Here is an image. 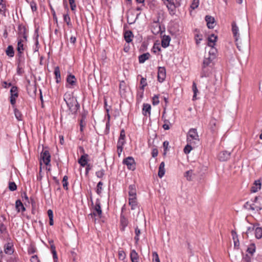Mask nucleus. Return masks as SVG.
<instances>
[{
  "label": "nucleus",
  "mask_w": 262,
  "mask_h": 262,
  "mask_svg": "<svg viewBox=\"0 0 262 262\" xmlns=\"http://www.w3.org/2000/svg\"><path fill=\"white\" fill-rule=\"evenodd\" d=\"M69 3L71 6L72 10H74L76 8V5L75 4V0H69Z\"/></svg>",
  "instance_id": "nucleus-54"
},
{
  "label": "nucleus",
  "mask_w": 262,
  "mask_h": 262,
  "mask_svg": "<svg viewBox=\"0 0 262 262\" xmlns=\"http://www.w3.org/2000/svg\"><path fill=\"white\" fill-rule=\"evenodd\" d=\"M68 177L67 176H64V177L63 178V180H62L63 187L66 190H68Z\"/></svg>",
  "instance_id": "nucleus-42"
},
{
  "label": "nucleus",
  "mask_w": 262,
  "mask_h": 262,
  "mask_svg": "<svg viewBox=\"0 0 262 262\" xmlns=\"http://www.w3.org/2000/svg\"><path fill=\"white\" fill-rule=\"evenodd\" d=\"M15 207L17 212H24L26 210L25 207L24 206L20 200H18L15 202Z\"/></svg>",
  "instance_id": "nucleus-19"
},
{
  "label": "nucleus",
  "mask_w": 262,
  "mask_h": 262,
  "mask_svg": "<svg viewBox=\"0 0 262 262\" xmlns=\"http://www.w3.org/2000/svg\"><path fill=\"white\" fill-rule=\"evenodd\" d=\"M122 150H123V146H120L119 145H117V152H118L119 156H120L121 155Z\"/></svg>",
  "instance_id": "nucleus-62"
},
{
  "label": "nucleus",
  "mask_w": 262,
  "mask_h": 262,
  "mask_svg": "<svg viewBox=\"0 0 262 262\" xmlns=\"http://www.w3.org/2000/svg\"><path fill=\"white\" fill-rule=\"evenodd\" d=\"M27 41V36L25 34L23 35V38L18 39L17 41V51L18 52V56L19 60L21 58L22 54L25 50L24 47L23 42Z\"/></svg>",
  "instance_id": "nucleus-4"
},
{
  "label": "nucleus",
  "mask_w": 262,
  "mask_h": 262,
  "mask_svg": "<svg viewBox=\"0 0 262 262\" xmlns=\"http://www.w3.org/2000/svg\"><path fill=\"white\" fill-rule=\"evenodd\" d=\"M125 141L124 139L119 138L117 145H119L120 146H123L125 144Z\"/></svg>",
  "instance_id": "nucleus-52"
},
{
  "label": "nucleus",
  "mask_w": 262,
  "mask_h": 262,
  "mask_svg": "<svg viewBox=\"0 0 262 262\" xmlns=\"http://www.w3.org/2000/svg\"><path fill=\"white\" fill-rule=\"evenodd\" d=\"M88 157V155L87 154H84L82 155L79 159L78 162L82 167H84L86 165Z\"/></svg>",
  "instance_id": "nucleus-24"
},
{
  "label": "nucleus",
  "mask_w": 262,
  "mask_h": 262,
  "mask_svg": "<svg viewBox=\"0 0 262 262\" xmlns=\"http://www.w3.org/2000/svg\"><path fill=\"white\" fill-rule=\"evenodd\" d=\"M86 125V115L83 114L81 115V118L80 120V130L81 132L83 130L84 127Z\"/></svg>",
  "instance_id": "nucleus-22"
},
{
  "label": "nucleus",
  "mask_w": 262,
  "mask_h": 262,
  "mask_svg": "<svg viewBox=\"0 0 262 262\" xmlns=\"http://www.w3.org/2000/svg\"><path fill=\"white\" fill-rule=\"evenodd\" d=\"M140 233H141L140 230L138 227H136L135 229L136 236L135 237V239L136 243H137L139 241V236L140 234Z\"/></svg>",
  "instance_id": "nucleus-44"
},
{
  "label": "nucleus",
  "mask_w": 262,
  "mask_h": 262,
  "mask_svg": "<svg viewBox=\"0 0 262 262\" xmlns=\"http://www.w3.org/2000/svg\"><path fill=\"white\" fill-rule=\"evenodd\" d=\"M209 76V73L207 72V70H206V68H204V71H203V69H202V72L201 73V77H206Z\"/></svg>",
  "instance_id": "nucleus-55"
},
{
  "label": "nucleus",
  "mask_w": 262,
  "mask_h": 262,
  "mask_svg": "<svg viewBox=\"0 0 262 262\" xmlns=\"http://www.w3.org/2000/svg\"><path fill=\"white\" fill-rule=\"evenodd\" d=\"M4 251L5 253L9 255L12 254L13 253L12 245L10 243H8L7 244L5 245L4 246Z\"/></svg>",
  "instance_id": "nucleus-23"
},
{
  "label": "nucleus",
  "mask_w": 262,
  "mask_h": 262,
  "mask_svg": "<svg viewBox=\"0 0 262 262\" xmlns=\"http://www.w3.org/2000/svg\"><path fill=\"white\" fill-rule=\"evenodd\" d=\"M191 145H192V144H190L189 143H188V144L185 147V148L184 149V152L186 154H189L191 151V150L192 149L193 147H192ZM192 145H193L192 144Z\"/></svg>",
  "instance_id": "nucleus-37"
},
{
  "label": "nucleus",
  "mask_w": 262,
  "mask_h": 262,
  "mask_svg": "<svg viewBox=\"0 0 262 262\" xmlns=\"http://www.w3.org/2000/svg\"><path fill=\"white\" fill-rule=\"evenodd\" d=\"M165 163L162 162L160 164L159 167L158 176L159 178H162L165 174Z\"/></svg>",
  "instance_id": "nucleus-20"
},
{
  "label": "nucleus",
  "mask_w": 262,
  "mask_h": 262,
  "mask_svg": "<svg viewBox=\"0 0 262 262\" xmlns=\"http://www.w3.org/2000/svg\"><path fill=\"white\" fill-rule=\"evenodd\" d=\"M11 86V83H8L6 81H4L3 82V86L4 88H8V87Z\"/></svg>",
  "instance_id": "nucleus-63"
},
{
  "label": "nucleus",
  "mask_w": 262,
  "mask_h": 262,
  "mask_svg": "<svg viewBox=\"0 0 262 262\" xmlns=\"http://www.w3.org/2000/svg\"><path fill=\"white\" fill-rule=\"evenodd\" d=\"M261 188V182L260 180H256L254 182L253 186L251 187V191L256 192Z\"/></svg>",
  "instance_id": "nucleus-17"
},
{
  "label": "nucleus",
  "mask_w": 262,
  "mask_h": 262,
  "mask_svg": "<svg viewBox=\"0 0 262 262\" xmlns=\"http://www.w3.org/2000/svg\"><path fill=\"white\" fill-rule=\"evenodd\" d=\"M118 257L119 259L123 260L125 259L126 254L123 250H119L118 251Z\"/></svg>",
  "instance_id": "nucleus-38"
},
{
  "label": "nucleus",
  "mask_w": 262,
  "mask_h": 262,
  "mask_svg": "<svg viewBox=\"0 0 262 262\" xmlns=\"http://www.w3.org/2000/svg\"><path fill=\"white\" fill-rule=\"evenodd\" d=\"M30 6L33 11H35L37 10V7L36 3L32 1L30 3Z\"/></svg>",
  "instance_id": "nucleus-53"
},
{
  "label": "nucleus",
  "mask_w": 262,
  "mask_h": 262,
  "mask_svg": "<svg viewBox=\"0 0 262 262\" xmlns=\"http://www.w3.org/2000/svg\"><path fill=\"white\" fill-rule=\"evenodd\" d=\"M31 262H39L37 255H33L31 257L30 259Z\"/></svg>",
  "instance_id": "nucleus-58"
},
{
  "label": "nucleus",
  "mask_w": 262,
  "mask_h": 262,
  "mask_svg": "<svg viewBox=\"0 0 262 262\" xmlns=\"http://www.w3.org/2000/svg\"><path fill=\"white\" fill-rule=\"evenodd\" d=\"M256 247L254 244H251L247 249V252L253 254L255 252Z\"/></svg>",
  "instance_id": "nucleus-33"
},
{
  "label": "nucleus",
  "mask_w": 262,
  "mask_h": 262,
  "mask_svg": "<svg viewBox=\"0 0 262 262\" xmlns=\"http://www.w3.org/2000/svg\"><path fill=\"white\" fill-rule=\"evenodd\" d=\"M70 41L71 43L74 45L76 41V37L75 36H72L70 38Z\"/></svg>",
  "instance_id": "nucleus-60"
},
{
  "label": "nucleus",
  "mask_w": 262,
  "mask_h": 262,
  "mask_svg": "<svg viewBox=\"0 0 262 262\" xmlns=\"http://www.w3.org/2000/svg\"><path fill=\"white\" fill-rule=\"evenodd\" d=\"M213 58L211 57L205 58L203 61V71H204V68H206L207 66H208L210 63L211 61Z\"/></svg>",
  "instance_id": "nucleus-36"
},
{
  "label": "nucleus",
  "mask_w": 262,
  "mask_h": 262,
  "mask_svg": "<svg viewBox=\"0 0 262 262\" xmlns=\"http://www.w3.org/2000/svg\"><path fill=\"white\" fill-rule=\"evenodd\" d=\"M232 32H233V34L234 36L235 39L236 45L237 48L239 50H241V48H240L241 47L239 46V43L238 42V38H237L238 28L236 26V25L234 23H232Z\"/></svg>",
  "instance_id": "nucleus-13"
},
{
  "label": "nucleus",
  "mask_w": 262,
  "mask_h": 262,
  "mask_svg": "<svg viewBox=\"0 0 262 262\" xmlns=\"http://www.w3.org/2000/svg\"><path fill=\"white\" fill-rule=\"evenodd\" d=\"M149 53H144L139 56V61L140 63H144L146 60L150 57Z\"/></svg>",
  "instance_id": "nucleus-25"
},
{
  "label": "nucleus",
  "mask_w": 262,
  "mask_h": 262,
  "mask_svg": "<svg viewBox=\"0 0 262 262\" xmlns=\"http://www.w3.org/2000/svg\"><path fill=\"white\" fill-rule=\"evenodd\" d=\"M66 102L69 110L72 113H75L80 107L79 103L74 98H70Z\"/></svg>",
  "instance_id": "nucleus-2"
},
{
  "label": "nucleus",
  "mask_w": 262,
  "mask_h": 262,
  "mask_svg": "<svg viewBox=\"0 0 262 262\" xmlns=\"http://www.w3.org/2000/svg\"><path fill=\"white\" fill-rule=\"evenodd\" d=\"M205 20L207 22V26L209 29H213L214 27L215 19L214 17L206 15L205 17Z\"/></svg>",
  "instance_id": "nucleus-14"
},
{
  "label": "nucleus",
  "mask_w": 262,
  "mask_h": 262,
  "mask_svg": "<svg viewBox=\"0 0 262 262\" xmlns=\"http://www.w3.org/2000/svg\"><path fill=\"white\" fill-rule=\"evenodd\" d=\"M102 214V210L100 207V204L99 202H97L96 205L94 207V211L92 213L90 214L91 216L94 215L96 216L97 215H98L99 217H101Z\"/></svg>",
  "instance_id": "nucleus-12"
},
{
  "label": "nucleus",
  "mask_w": 262,
  "mask_h": 262,
  "mask_svg": "<svg viewBox=\"0 0 262 262\" xmlns=\"http://www.w3.org/2000/svg\"><path fill=\"white\" fill-rule=\"evenodd\" d=\"M137 18V16L135 18L132 17L131 16H128L127 17V23L129 24H133L135 23Z\"/></svg>",
  "instance_id": "nucleus-48"
},
{
  "label": "nucleus",
  "mask_w": 262,
  "mask_h": 262,
  "mask_svg": "<svg viewBox=\"0 0 262 262\" xmlns=\"http://www.w3.org/2000/svg\"><path fill=\"white\" fill-rule=\"evenodd\" d=\"M120 139H124L125 138V133L124 129H122L120 132V134L119 138Z\"/></svg>",
  "instance_id": "nucleus-57"
},
{
  "label": "nucleus",
  "mask_w": 262,
  "mask_h": 262,
  "mask_svg": "<svg viewBox=\"0 0 262 262\" xmlns=\"http://www.w3.org/2000/svg\"><path fill=\"white\" fill-rule=\"evenodd\" d=\"M41 158L46 165H49L50 162L51 156L48 151L45 150L41 154Z\"/></svg>",
  "instance_id": "nucleus-11"
},
{
  "label": "nucleus",
  "mask_w": 262,
  "mask_h": 262,
  "mask_svg": "<svg viewBox=\"0 0 262 262\" xmlns=\"http://www.w3.org/2000/svg\"><path fill=\"white\" fill-rule=\"evenodd\" d=\"M14 114L18 120H21V114L16 108L14 110Z\"/></svg>",
  "instance_id": "nucleus-45"
},
{
  "label": "nucleus",
  "mask_w": 262,
  "mask_h": 262,
  "mask_svg": "<svg viewBox=\"0 0 262 262\" xmlns=\"http://www.w3.org/2000/svg\"><path fill=\"white\" fill-rule=\"evenodd\" d=\"M199 4V0H193L191 5V8L192 9H195V8H198Z\"/></svg>",
  "instance_id": "nucleus-47"
},
{
  "label": "nucleus",
  "mask_w": 262,
  "mask_h": 262,
  "mask_svg": "<svg viewBox=\"0 0 262 262\" xmlns=\"http://www.w3.org/2000/svg\"><path fill=\"white\" fill-rule=\"evenodd\" d=\"M210 54V57L214 58L216 53V50L214 47H211V50L209 51Z\"/></svg>",
  "instance_id": "nucleus-41"
},
{
  "label": "nucleus",
  "mask_w": 262,
  "mask_h": 262,
  "mask_svg": "<svg viewBox=\"0 0 262 262\" xmlns=\"http://www.w3.org/2000/svg\"><path fill=\"white\" fill-rule=\"evenodd\" d=\"M120 223L122 226V230H124L125 228L127 226L128 220L124 215H121Z\"/></svg>",
  "instance_id": "nucleus-28"
},
{
  "label": "nucleus",
  "mask_w": 262,
  "mask_h": 262,
  "mask_svg": "<svg viewBox=\"0 0 262 262\" xmlns=\"http://www.w3.org/2000/svg\"><path fill=\"white\" fill-rule=\"evenodd\" d=\"M217 36L214 34H211L208 38V45L210 47H214L216 41Z\"/></svg>",
  "instance_id": "nucleus-16"
},
{
  "label": "nucleus",
  "mask_w": 262,
  "mask_h": 262,
  "mask_svg": "<svg viewBox=\"0 0 262 262\" xmlns=\"http://www.w3.org/2000/svg\"><path fill=\"white\" fill-rule=\"evenodd\" d=\"M166 78V70L164 67H159L158 73V80L162 82Z\"/></svg>",
  "instance_id": "nucleus-10"
},
{
  "label": "nucleus",
  "mask_w": 262,
  "mask_h": 262,
  "mask_svg": "<svg viewBox=\"0 0 262 262\" xmlns=\"http://www.w3.org/2000/svg\"><path fill=\"white\" fill-rule=\"evenodd\" d=\"M187 141L190 144L196 145L200 141L199 136L195 128L189 129L187 135Z\"/></svg>",
  "instance_id": "nucleus-1"
},
{
  "label": "nucleus",
  "mask_w": 262,
  "mask_h": 262,
  "mask_svg": "<svg viewBox=\"0 0 262 262\" xmlns=\"http://www.w3.org/2000/svg\"><path fill=\"white\" fill-rule=\"evenodd\" d=\"M128 201V204L130 206L131 210L135 211L137 213V216L141 214L137 198H129Z\"/></svg>",
  "instance_id": "nucleus-3"
},
{
  "label": "nucleus",
  "mask_w": 262,
  "mask_h": 262,
  "mask_svg": "<svg viewBox=\"0 0 262 262\" xmlns=\"http://www.w3.org/2000/svg\"><path fill=\"white\" fill-rule=\"evenodd\" d=\"M168 9H173L178 7L180 3L177 0H162Z\"/></svg>",
  "instance_id": "nucleus-8"
},
{
  "label": "nucleus",
  "mask_w": 262,
  "mask_h": 262,
  "mask_svg": "<svg viewBox=\"0 0 262 262\" xmlns=\"http://www.w3.org/2000/svg\"><path fill=\"white\" fill-rule=\"evenodd\" d=\"M237 254L238 255V257L240 258L239 253L236 251H235L234 252L232 253L231 254H229V256L232 261H233L234 262L237 261Z\"/></svg>",
  "instance_id": "nucleus-34"
},
{
  "label": "nucleus",
  "mask_w": 262,
  "mask_h": 262,
  "mask_svg": "<svg viewBox=\"0 0 262 262\" xmlns=\"http://www.w3.org/2000/svg\"><path fill=\"white\" fill-rule=\"evenodd\" d=\"M159 97L157 96H155L152 98V104L153 105H157L159 104Z\"/></svg>",
  "instance_id": "nucleus-51"
},
{
  "label": "nucleus",
  "mask_w": 262,
  "mask_h": 262,
  "mask_svg": "<svg viewBox=\"0 0 262 262\" xmlns=\"http://www.w3.org/2000/svg\"><path fill=\"white\" fill-rule=\"evenodd\" d=\"M103 185V183L101 182H99L97 186V193L98 194H100L101 192L102 186Z\"/></svg>",
  "instance_id": "nucleus-49"
},
{
  "label": "nucleus",
  "mask_w": 262,
  "mask_h": 262,
  "mask_svg": "<svg viewBox=\"0 0 262 262\" xmlns=\"http://www.w3.org/2000/svg\"><path fill=\"white\" fill-rule=\"evenodd\" d=\"M192 174H193L192 170H190L185 172V177L186 178L187 180L191 181V180H192Z\"/></svg>",
  "instance_id": "nucleus-39"
},
{
  "label": "nucleus",
  "mask_w": 262,
  "mask_h": 262,
  "mask_svg": "<svg viewBox=\"0 0 262 262\" xmlns=\"http://www.w3.org/2000/svg\"><path fill=\"white\" fill-rule=\"evenodd\" d=\"M76 79L74 75L70 74L68 76L67 78V81L69 84L72 85H74L76 83Z\"/></svg>",
  "instance_id": "nucleus-29"
},
{
  "label": "nucleus",
  "mask_w": 262,
  "mask_h": 262,
  "mask_svg": "<svg viewBox=\"0 0 262 262\" xmlns=\"http://www.w3.org/2000/svg\"><path fill=\"white\" fill-rule=\"evenodd\" d=\"M151 106L149 104H144L143 107V114L146 115L147 113L149 115L150 114Z\"/></svg>",
  "instance_id": "nucleus-31"
},
{
  "label": "nucleus",
  "mask_w": 262,
  "mask_h": 262,
  "mask_svg": "<svg viewBox=\"0 0 262 262\" xmlns=\"http://www.w3.org/2000/svg\"><path fill=\"white\" fill-rule=\"evenodd\" d=\"M255 236L257 238L259 239L262 237V229L261 228H256L255 230Z\"/></svg>",
  "instance_id": "nucleus-35"
},
{
  "label": "nucleus",
  "mask_w": 262,
  "mask_h": 262,
  "mask_svg": "<svg viewBox=\"0 0 262 262\" xmlns=\"http://www.w3.org/2000/svg\"><path fill=\"white\" fill-rule=\"evenodd\" d=\"M146 79L143 77H142L140 81V83L142 84L141 89L142 90L144 89V87L147 85V83L146 82Z\"/></svg>",
  "instance_id": "nucleus-50"
},
{
  "label": "nucleus",
  "mask_w": 262,
  "mask_h": 262,
  "mask_svg": "<svg viewBox=\"0 0 262 262\" xmlns=\"http://www.w3.org/2000/svg\"><path fill=\"white\" fill-rule=\"evenodd\" d=\"M130 257L132 262H139V255L135 250L131 251Z\"/></svg>",
  "instance_id": "nucleus-21"
},
{
  "label": "nucleus",
  "mask_w": 262,
  "mask_h": 262,
  "mask_svg": "<svg viewBox=\"0 0 262 262\" xmlns=\"http://www.w3.org/2000/svg\"><path fill=\"white\" fill-rule=\"evenodd\" d=\"M128 195L129 198H137L136 188L135 185L129 186Z\"/></svg>",
  "instance_id": "nucleus-15"
},
{
  "label": "nucleus",
  "mask_w": 262,
  "mask_h": 262,
  "mask_svg": "<svg viewBox=\"0 0 262 262\" xmlns=\"http://www.w3.org/2000/svg\"><path fill=\"white\" fill-rule=\"evenodd\" d=\"M9 189L11 191H14L17 189V186L14 182H10L9 184Z\"/></svg>",
  "instance_id": "nucleus-46"
},
{
  "label": "nucleus",
  "mask_w": 262,
  "mask_h": 262,
  "mask_svg": "<svg viewBox=\"0 0 262 262\" xmlns=\"http://www.w3.org/2000/svg\"><path fill=\"white\" fill-rule=\"evenodd\" d=\"M170 37L168 35H164L162 39V46L163 48H166L169 45V42L170 41Z\"/></svg>",
  "instance_id": "nucleus-18"
},
{
  "label": "nucleus",
  "mask_w": 262,
  "mask_h": 262,
  "mask_svg": "<svg viewBox=\"0 0 262 262\" xmlns=\"http://www.w3.org/2000/svg\"><path fill=\"white\" fill-rule=\"evenodd\" d=\"M6 54L7 56H8L10 57H12L14 55V51L13 49V47L11 45L8 46L7 47L6 50Z\"/></svg>",
  "instance_id": "nucleus-27"
},
{
  "label": "nucleus",
  "mask_w": 262,
  "mask_h": 262,
  "mask_svg": "<svg viewBox=\"0 0 262 262\" xmlns=\"http://www.w3.org/2000/svg\"><path fill=\"white\" fill-rule=\"evenodd\" d=\"M151 30L155 35L158 34L162 32L159 20L153 21L151 26Z\"/></svg>",
  "instance_id": "nucleus-7"
},
{
  "label": "nucleus",
  "mask_w": 262,
  "mask_h": 262,
  "mask_svg": "<svg viewBox=\"0 0 262 262\" xmlns=\"http://www.w3.org/2000/svg\"><path fill=\"white\" fill-rule=\"evenodd\" d=\"M48 215L50 218H53V211L51 209H49L48 210Z\"/></svg>",
  "instance_id": "nucleus-64"
},
{
  "label": "nucleus",
  "mask_w": 262,
  "mask_h": 262,
  "mask_svg": "<svg viewBox=\"0 0 262 262\" xmlns=\"http://www.w3.org/2000/svg\"><path fill=\"white\" fill-rule=\"evenodd\" d=\"M231 152L226 150L220 152L218 155V159L220 161H227L230 157Z\"/></svg>",
  "instance_id": "nucleus-9"
},
{
  "label": "nucleus",
  "mask_w": 262,
  "mask_h": 262,
  "mask_svg": "<svg viewBox=\"0 0 262 262\" xmlns=\"http://www.w3.org/2000/svg\"><path fill=\"white\" fill-rule=\"evenodd\" d=\"M231 233L232 235V238L234 242V247H238L239 245V243L238 239L237 238L236 233L234 230H232Z\"/></svg>",
  "instance_id": "nucleus-30"
},
{
  "label": "nucleus",
  "mask_w": 262,
  "mask_h": 262,
  "mask_svg": "<svg viewBox=\"0 0 262 262\" xmlns=\"http://www.w3.org/2000/svg\"><path fill=\"white\" fill-rule=\"evenodd\" d=\"M152 262H160L158 254L157 252H152Z\"/></svg>",
  "instance_id": "nucleus-43"
},
{
  "label": "nucleus",
  "mask_w": 262,
  "mask_h": 262,
  "mask_svg": "<svg viewBox=\"0 0 262 262\" xmlns=\"http://www.w3.org/2000/svg\"><path fill=\"white\" fill-rule=\"evenodd\" d=\"M168 145L169 143L168 141H165L163 142V146L164 147V155L166 154V151L168 148Z\"/></svg>",
  "instance_id": "nucleus-59"
},
{
  "label": "nucleus",
  "mask_w": 262,
  "mask_h": 262,
  "mask_svg": "<svg viewBox=\"0 0 262 262\" xmlns=\"http://www.w3.org/2000/svg\"><path fill=\"white\" fill-rule=\"evenodd\" d=\"M10 102L12 105H14L16 102V99L18 96V89L15 86H12L10 90Z\"/></svg>",
  "instance_id": "nucleus-5"
},
{
  "label": "nucleus",
  "mask_w": 262,
  "mask_h": 262,
  "mask_svg": "<svg viewBox=\"0 0 262 262\" xmlns=\"http://www.w3.org/2000/svg\"><path fill=\"white\" fill-rule=\"evenodd\" d=\"M96 174L98 178H102L104 175V171L103 170L98 171Z\"/></svg>",
  "instance_id": "nucleus-56"
},
{
  "label": "nucleus",
  "mask_w": 262,
  "mask_h": 262,
  "mask_svg": "<svg viewBox=\"0 0 262 262\" xmlns=\"http://www.w3.org/2000/svg\"><path fill=\"white\" fill-rule=\"evenodd\" d=\"M192 90H193V93H194V95H193V99L194 100V99H196V94L198 92V89H197V87H196V83L195 82L193 83Z\"/></svg>",
  "instance_id": "nucleus-40"
},
{
  "label": "nucleus",
  "mask_w": 262,
  "mask_h": 262,
  "mask_svg": "<svg viewBox=\"0 0 262 262\" xmlns=\"http://www.w3.org/2000/svg\"><path fill=\"white\" fill-rule=\"evenodd\" d=\"M54 74L56 80V82L59 83L61 80L60 72L59 67L57 66L54 69Z\"/></svg>",
  "instance_id": "nucleus-26"
},
{
  "label": "nucleus",
  "mask_w": 262,
  "mask_h": 262,
  "mask_svg": "<svg viewBox=\"0 0 262 262\" xmlns=\"http://www.w3.org/2000/svg\"><path fill=\"white\" fill-rule=\"evenodd\" d=\"M133 36V33L131 31H126L124 33V38L125 41L129 43L130 42L132 39V37Z\"/></svg>",
  "instance_id": "nucleus-32"
},
{
  "label": "nucleus",
  "mask_w": 262,
  "mask_h": 262,
  "mask_svg": "<svg viewBox=\"0 0 262 262\" xmlns=\"http://www.w3.org/2000/svg\"><path fill=\"white\" fill-rule=\"evenodd\" d=\"M63 19L65 22L70 21V17L68 14H66L63 15Z\"/></svg>",
  "instance_id": "nucleus-61"
},
{
  "label": "nucleus",
  "mask_w": 262,
  "mask_h": 262,
  "mask_svg": "<svg viewBox=\"0 0 262 262\" xmlns=\"http://www.w3.org/2000/svg\"><path fill=\"white\" fill-rule=\"evenodd\" d=\"M123 163L127 165V168L132 170L136 168V164L134 159L132 157H128L123 160Z\"/></svg>",
  "instance_id": "nucleus-6"
}]
</instances>
